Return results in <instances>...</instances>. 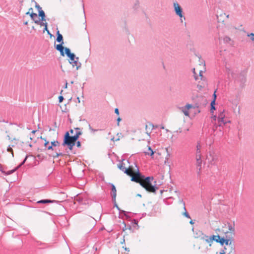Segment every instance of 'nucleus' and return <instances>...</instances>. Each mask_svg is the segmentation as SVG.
<instances>
[{"label":"nucleus","instance_id":"nucleus-1","mask_svg":"<svg viewBox=\"0 0 254 254\" xmlns=\"http://www.w3.org/2000/svg\"><path fill=\"white\" fill-rule=\"evenodd\" d=\"M134 165L135 167L136 168V173L134 176L132 177L131 181L139 183L146 191L155 194L158 187L156 184L153 185L151 183V181L154 179L153 177H145L139 172V168L136 164L134 163Z\"/></svg>","mask_w":254,"mask_h":254},{"label":"nucleus","instance_id":"nucleus-2","mask_svg":"<svg viewBox=\"0 0 254 254\" xmlns=\"http://www.w3.org/2000/svg\"><path fill=\"white\" fill-rule=\"evenodd\" d=\"M206 160L209 164L214 165L218 160V156L214 151L210 150L206 156Z\"/></svg>","mask_w":254,"mask_h":254},{"label":"nucleus","instance_id":"nucleus-3","mask_svg":"<svg viewBox=\"0 0 254 254\" xmlns=\"http://www.w3.org/2000/svg\"><path fill=\"white\" fill-rule=\"evenodd\" d=\"M77 140L75 138L73 135H70L68 131H66L64 136L63 145L65 146L67 144H75Z\"/></svg>","mask_w":254,"mask_h":254},{"label":"nucleus","instance_id":"nucleus-4","mask_svg":"<svg viewBox=\"0 0 254 254\" xmlns=\"http://www.w3.org/2000/svg\"><path fill=\"white\" fill-rule=\"evenodd\" d=\"M173 6L176 14L179 16L181 18L184 17V18L185 19V16L183 15V9L178 2H174Z\"/></svg>","mask_w":254,"mask_h":254},{"label":"nucleus","instance_id":"nucleus-5","mask_svg":"<svg viewBox=\"0 0 254 254\" xmlns=\"http://www.w3.org/2000/svg\"><path fill=\"white\" fill-rule=\"evenodd\" d=\"M246 80V72L245 71H242L240 73L237 79L238 82L240 83V86L241 87L243 88L244 87Z\"/></svg>","mask_w":254,"mask_h":254},{"label":"nucleus","instance_id":"nucleus-6","mask_svg":"<svg viewBox=\"0 0 254 254\" xmlns=\"http://www.w3.org/2000/svg\"><path fill=\"white\" fill-rule=\"evenodd\" d=\"M118 168L122 171L125 174L127 175H129L128 169H127L125 163L123 161L120 162L117 165Z\"/></svg>","mask_w":254,"mask_h":254},{"label":"nucleus","instance_id":"nucleus-7","mask_svg":"<svg viewBox=\"0 0 254 254\" xmlns=\"http://www.w3.org/2000/svg\"><path fill=\"white\" fill-rule=\"evenodd\" d=\"M35 23L38 25H40L41 26H44L45 28L44 29V32L45 31H46L47 33L51 37H52L53 36V35L50 32L49 30L48 29V28H47L48 24L47 23L40 22V20L35 21Z\"/></svg>","mask_w":254,"mask_h":254},{"label":"nucleus","instance_id":"nucleus-8","mask_svg":"<svg viewBox=\"0 0 254 254\" xmlns=\"http://www.w3.org/2000/svg\"><path fill=\"white\" fill-rule=\"evenodd\" d=\"M60 201L56 200L51 199H41L36 202V204H46V203H59Z\"/></svg>","mask_w":254,"mask_h":254},{"label":"nucleus","instance_id":"nucleus-9","mask_svg":"<svg viewBox=\"0 0 254 254\" xmlns=\"http://www.w3.org/2000/svg\"><path fill=\"white\" fill-rule=\"evenodd\" d=\"M111 195H112V201H115L116 197V195H117V190H116V187L113 184H111Z\"/></svg>","mask_w":254,"mask_h":254},{"label":"nucleus","instance_id":"nucleus-10","mask_svg":"<svg viewBox=\"0 0 254 254\" xmlns=\"http://www.w3.org/2000/svg\"><path fill=\"white\" fill-rule=\"evenodd\" d=\"M127 169H128L129 175H127L128 176L131 177L132 178V176H134L136 173V168L135 169L133 166L129 165Z\"/></svg>","mask_w":254,"mask_h":254},{"label":"nucleus","instance_id":"nucleus-11","mask_svg":"<svg viewBox=\"0 0 254 254\" xmlns=\"http://www.w3.org/2000/svg\"><path fill=\"white\" fill-rule=\"evenodd\" d=\"M79 60L78 57H76V59L72 62H69V64H72L73 67L76 66V69L78 70L81 66V63H78Z\"/></svg>","mask_w":254,"mask_h":254},{"label":"nucleus","instance_id":"nucleus-12","mask_svg":"<svg viewBox=\"0 0 254 254\" xmlns=\"http://www.w3.org/2000/svg\"><path fill=\"white\" fill-rule=\"evenodd\" d=\"M219 113L217 117V121L218 123H220V121H222L225 118V115L224 114V110L222 111L219 110Z\"/></svg>","mask_w":254,"mask_h":254},{"label":"nucleus","instance_id":"nucleus-13","mask_svg":"<svg viewBox=\"0 0 254 254\" xmlns=\"http://www.w3.org/2000/svg\"><path fill=\"white\" fill-rule=\"evenodd\" d=\"M226 15V13L224 12H221L220 14H217V18L218 22H224L225 21V16Z\"/></svg>","mask_w":254,"mask_h":254},{"label":"nucleus","instance_id":"nucleus-14","mask_svg":"<svg viewBox=\"0 0 254 254\" xmlns=\"http://www.w3.org/2000/svg\"><path fill=\"white\" fill-rule=\"evenodd\" d=\"M57 41L60 44H64L63 37L61 34H60L59 30L57 32Z\"/></svg>","mask_w":254,"mask_h":254},{"label":"nucleus","instance_id":"nucleus-15","mask_svg":"<svg viewBox=\"0 0 254 254\" xmlns=\"http://www.w3.org/2000/svg\"><path fill=\"white\" fill-rule=\"evenodd\" d=\"M201 145L200 143L198 142L196 145V150L195 153V158H199L201 157L200 153Z\"/></svg>","mask_w":254,"mask_h":254},{"label":"nucleus","instance_id":"nucleus-16","mask_svg":"<svg viewBox=\"0 0 254 254\" xmlns=\"http://www.w3.org/2000/svg\"><path fill=\"white\" fill-rule=\"evenodd\" d=\"M220 238V236L219 235H212L209 238V243H211L212 242V241H214L218 243V241H219ZM209 246H211V244H209Z\"/></svg>","mask_w":254,"mask_h":254},{"label":"nucleus","instance_id":"nucleus-17","mask_svg":"<svg viewBox=\"0 0 254 254\" xmlns=\"http://www.w3.org/2000/svg\"><path fill=\"white\" fill-rule=\"evenodd\" d=\"M227 225H228V230L230 231V232L231 233H232L233 234H234V233H235L234 222H233V223L232 224L230 223H228Z\"/></svg>","mask_w":254,"mask_h":254},{"label":"nucleus","instance_id":"nucleus-18","mask_svg":"<svg viewBox=\"0 0 254 254\" xmlns=\"http://www.w3.org/2000/svg\"><path fill=\"white\" fill-rule=\"evenodd\" d=\"M181 202L183 204L184 209L185 210V212L183 213V215L185 217H187L188 218L190 219V214H189V213L187 211V209H186V206H185V202L183 201V199H182L181 200Z\"/></svg>","mask_w":254,"mask_h":254},{"label":"nucleus","instance_id":"nucleus-19","mask_svg":"<svg viewBox=\"0 0 254 254\" xmlns=\"http://www.w3.org/2000/svg\"><path fill=\"white\" fill-rule=\"evenodd\" d=\"M196 158V166L197 167H199L198 175H199L200 171L201 170V163H202L201 157H199V158Z\"/></svg>","mask_w":254,"mask_h":254},{"label":"nucleus","instance_id":"nucleus-20","mask_svg":"<svg viewBox=\"0 0 254 254\" xmlns=\"http://www.w3.org/2000/svg\"><path fill=\"white\" fill-rule=\"evenodd\" d=\"M38 13H39V16L40 17H41L40 22H43V21H46V19H45L46 16H45L44 11L42 9H41V10H38Z\"/></svg>","mask_w":254,"mask_h":254},{"label":"nucleus","instance_id":"nucleus-21","mask_svg":"<svg viewBox=\"0 0 254 254\" xmlns=\"http://www.w3.org/2000/svg\"><path fill=\"white\" fill-rule=\"evenodd\" d=\"M200 234L201 235H199V237H200V239L201 240L205 241L207 243H209V237L208 236L203 234L202 233V232H200Z\"/></svg>","mask_w":254,"mask_h":254},{"label":"nucleus","instance_id":"nucleus-22","mask_svg":"<svg viewBox=\"0 0 254 254\" xmlns=\"http://www.w3.org/2000/svg\"><path fill=\"white\" fill-rule=\"evenodd\" d=\"M17 170V168H15L14 169H12L11 170L8 171L7 172L3 171V170H1V172L2 173L5 174V175H9L12 173H13L16 170Z\"/></svg>","mask_w":254,"mask_h":254},{"label":"nucleus","instance_id":"nucleus-23","mask_svg":"<svg viewBox=\"0 0 254 254\" xmlns=\"http://www.w3.org/2000/svg\"><path fill=\"white\" fill-rule=\"evenodd\" d=\"M230 120H229L228 119L224 118L222 121H220V123H218L219 124V127H221L223 125H225L227 123H230Z\"/></svg>","mask_w":254,"mask_h":254},{"label":"nucleus","instance_id":"nucleus-24","mask_svg":"<svg viewBox=\"0 0 254 254\" xmlns=\"http://www.w3.org/2000/svg\"><path fill=\"white\" fill-rule=\"evenodd\" d=\"M64 44H59L55 46L56 49L58 51H61L62 49H64L65 47L63 46Z\"/></svg>","mask_w":254,"mask_h":254},{"label":"nucleus","instance_id":"nucleus-25","mask_svg":"<svg viewBox=\"0 0 254 254\" xmlns=\"http://www.w3.org/2000/svg\"><path fill=\"white\" fill-rule=\"evenodd\" d=\"M64 54L66 55L67 57H69L72 53L70 51V50L67 47L64 48Z\"/></svg>","mask_w":254,"mask_h":254},{"label":"nucleus","instance_id":"nucleus-26","mask_svg":"<svg viewBox=\"0 0 254 254\" xmlns=\"http://www.w3.org/2000/svg\"><path fill=\"white\" fill-rule=\"evenodd\" d=\"M215 104H216V103H215L214 101H211V103H210V107H211L210 111L212 113L213 112L214 110H216V108H215Z\"/></svg>","mask_w":254,"mask_h":254},{"label":"nucleus","instance_id":"nucleus-27","mask_svg":"<svg viewBox=\"0 0 254 254\" xmlns=\"http://www.w3.org/2000/svg\"><path fill=\"white\" fill-rule=\"evenodd\" d=\"M225 239V238L224 237L221 238L220 236L219 241L217 240L218 243H219L220 244V245L222 246H223L224 245Z\"/></svg>","mask_w":254,"mask_h":254},{"label":"nucleus","instance_id":"nucleus-28","mask_svg":"<svg viewBox=\"0 0 254 254\" xmlns=\"http://www.w3.org/2000/svg\"><path fill=\"white\" fill-rule=\"evenodd\" d=\"M139 7V1L138 0H137L133 6V8L134 9V10H137L138 8Z\"/></svg>","mask_w":254,"mask_h":254},{"label":"nucleus","instance_id":"nucleus-29","mask_svg":"<svg viewBox=\"0 0 254 254\" xmlns=\"http://www.w3.org/2000/svg\"><path fill=\"white\" fill-rule=\"evenodd\" d=\"M69 59V62H72L76 59V56L74 53H72L69 57H67Z\"/></svg>","mask_w":254,"mask_h":254},{"label":"nucleus","instance_id":"nucleus-30","mask_svg":"<svg viewBox=\"0 0 254 254\" xmlns=\"http://www.w3.org/2000/svg\"><path fill=\"white\" fill-rule=\"evenodd\" d=\"M82 132L80 131H76V133L74 135H73V136L75 137V138L77 140L78 139L79 137V136L81 135Z\"/></svg>","mask_w":254,"mask_h":254},{"label":"nucleus","instance_id":"nucleus-31","mask_svg":"<svg viewBox=\"0 0 254 254\" xmlns=\"http://www.w3.org/2000/svg\"><path fill=\"white\" fill-rule=\"evenodd\" d=\"M30 17L32 20H33L34 21H36L35 18L37 17V14L35 13H34L33 12H31V13L30 14Z\"/></svg>","mask_w":254,"mask_h":254},{"label":"nucleus","instance_id":"nucleus-32","mask_svg":"<svg viewBox=\"0 0 254 254\" xmlns=\"http://www.w3.org/2000/svg\"><path fill=\"white\" fill-rule=\"evenodd\" d=\"M230 240V238H228L227 236L226 237V238L225 239V243L224 244L226 246L230 245L231 244V242H229Z\"/></svg>","mask_w":254,"mask_h":254},{"label":"nucleus","instance_id":"nucleus-33","mask_svg":"<svg viewBox=\"0 0 254 254\" xmlns=\"http://www.w3.org/2000/svg\"><path fill=\"white\" fill-rule=\"evenodd\" d=\"M182 111V112H183V113L184 114V115L185 116H189V112L188 111V110H187V109L185 108L184 107H183Z\"/></svg>","mask_w":254,"mask_h":254},{"label":"nucleus","instance_id":"nucleus-34","mask_svg":"<svg viewBox=\"0 0 254 254\" xmlns=\"http://www.w3.org/2000/svg\"><path fill=\"white\" fill-rule=\"evenodd\" d=\"M51 145H52L53 147L54 146H59L60 145V142L58 140L54 141L51 142Z\"/></svg>","mask_w":254,"mask_h":254},{"label":"nucleus","instance_id":"nucleus-35","mask_svg":"<svg viewBox=\"0 0 254 254\" xmlns=\"http://www.w3.org/2000/svg\"><path fill=\"white\" fill-rule=\"evenodd\" d=\"M216 91L217 90H216L213 94V95H212V97H213V99L211 101H214L215 103H216V98H217V95H216Z\"/></svg>","mask_w":254,"mask_h":254},{"label":"nucleus","instance_id":"nucleus-36","mask_svg":"<svg viewBox=\"0 0 254 254\" xmlns=\"http://www.w3.org/2000/svg\"><path fill=\"white\" fill-rule=\"evenodd\" d=\"M247 36L248 37H251V39L254 41V33H248Z\"/></svg>","mask_w":254,"mask_h":254},{"label":"nucleus","instance_id":"nucleus-37","mask_svg":"<svg viewBox=\"0 0 254 254\" xmlns=\"http://www.w3.org/2000/svg\"><path fill=\"white\" fill-rule=\"evenodd\" d=\"M75 144H65V146H67L68 148V149L70 150H71L73 148V147L75 145Z\"/></svg>","mask_w":254,"mask_h":254},{"label":"nucleus","instance_id":"nucleus-38","mask_svg":"<svg viewBox=\"0 0 254 254\" xmlns=\"http://www.w3.org/2000/svg\"><path fill=\"white\" fill-rule=\"evenodd\" d=\"M64 154L62 153H56L55 155L53 156L54 158H58L59 156H63Z\"/></svg>","mask_w":254,"mask_h":254},{"label":"nucleus","instance_id":"nucleus-39","mask_svg":"<svg viewBox=\"0 0 254 254\" xmlns=\"http://www.w3.org/2000/svg\"><path fill=\"white\" fill-rule=\"evenodd\" d=\"M192 107V105L191 104H187L184 108L187 109V110H189Z\"/></svg>","mask_w":254,"mask_h":254},{"label":"nucleus","instance_id":"nucleus-40","mask_svg":"<svg viewBox=\"0 0 254 254\" xmlns=\"http://www.w3.org/2000/svg\"><path fill=\"white\" fill-rule=\"evenodd\" d=\"M7 151L9 152H11L12 153V156H13V150L12 149V148L9 146L7 148Z\"/></svg>","mask_w":254,"mask_h":254},{"label":"nucleus","instance_id":"nucleus-41","mask_svg":"<svg viewBox=\"0 0 254 254\" xmlns=\"http://www.w3.org/2000/svg\"><path fill=\"white\" fill-rule=\"evenodd\" d=\"M193 73L194 74V78L195 79V80H197L198 79V76L196 75L195 72V68H193Z\"/></svg>","mask_w":254,"mask_h":254},{"label":"nucleus","instance_id":"nucleus-42","mask_svg":"<svg viewBox=\"0 0 254 254\" xmlns=\"http://www.w3.org/2000/svg\"><path fill=\"white\" fill-rule=\"evenodd\" d=\"M41 138L42 139V137H41ZM43 140H45L44 146L46 148L48 146V145L49 144V141H47L46 139L43 138Z\"/></svg>","mask_w":254,"mask_h":254},{"label":"nucleus","instance_id":"nucleus-43","mask_svg":"<svg viewBox=\"0 0 254 254\" xmlns=\"http://www.w3.org/2000/svg\"><path fill=\"white\" fill-rule=\"evenodd\" d=\"M89 129H90L92 132H95V131H97L99 130V129H94V128H93L91 127V126H90V124H89Z\"/></svg>","mask_w":254,"mask_h":254},{"label":"nucleus","instance_id":"nucleus-44","mask_svg":"<svg viewBox=\"0 0 254 254\" xmlns=\"http://www.w3.org/2000/svg\"><path fill=\"white\" fill-rule=\"evenodd\" d=\"M35 7L38 9V10L42 9V8L36 2H35Z\"/></svg>","mask_w":254,"mask_h":254},{"label":"nucleus","instance_id":"nucleus-45","mask_svg":"<svg viewBox=\"0 0 254 254\" xmlns=\"http://www.w3.org/2000/svg\"><path fill=\"white\" fill-rule=\"evenodd\" d=\"M64 97L63 96H60L59 97V103H62L63 100H64Z\"/></svg>","mask_w":254,"mask_h":254},{"label":"nucleus","instance_id":"nucleus-46","mask_svg":"<svg viewBox=\"0 0 254 254\" xmlns=\"http://www.w3.org/2000/svg\"><path fill=\"white\" fill-rule=\"evenodd\" d=\"M124 226L123 227V231H125L126 230H127V225L124 222H123Z\"/></svg>","mask_w":254,"mask_h":254},{"label":"nucleus","instance_id":"nucleus-47","mask_svg":"<svg viewBox=\"0 0 254 254\" xmlns=\"http://www.w3.org/2000/svg\"><path fill=\"white\" fill-rule=\"evenodd\" d=\"M31 12H33V8H30L29 9V10L28 11H27L26 13V15H30V14L31 13Z\"/></svg>","mask_w":254,"mask_h":254},{"label":"nucleus","instance_id":"nucleus-48","mask_svg":"<svg viewBox=\"0 0 254 254\" xmlns=\"http://www.w3.org/2000/svg\"><path fill=\"white\" fill-rule=\"evenodd\" d=\"M76 200L78 201L79 202L81 203L83 200V198L79 196H77V198H76Z\"/></svg>","mask_w":254,"mask_h":254},{"label":"nucleus","instance_id":"nucleus-49","mask_svg":"<svg viewBox=\"0 0 254 254\" xmlns=\"http://www.w3.org/2000/svg\"><path fill=\"white\" fill-rule=\"evenodd\" d=\"M146 154H147L148 155H150V156H152L154 154V151L153 150H151L150 153H145Z\"/></svg>","mask_w":254,"mask_h":254},{"label":"nucleus","instance_id":"nucleus-50","mask_svg":"<svg viewBox=\"0 0 254 254\" xmlns=\"http://www.w3.org/2000/svg\"><path fill=\"white\" fill-rule=\"evenodd\" d=\"M47 150H53V147L52 145L51 144L50 145H48L46 148Z\"/></svg>","mask_w":254,"mask_h":254},{"label":"nucleus","instance_id":"nucleus-51","mask_svg":"<svg viewBox=\"0 0 254 254\" xmlns=\"http://www.w3.org/2000/svg\"><path fill=\"white\" fill-rule=\"evenodd\" d=\"M113 202L114 203V206H115L120 211L121 209H120V207L118 206V205H117L116 201H113Z\"/></svg>","mask_w":254,"mask_h":254},{"label":"nucleus","instance_id":"nucleus-52","mask_svg":"<svg viewBox=\"0 0 254 254\" xmlns=\"http://www.w3.org/2000/svg\"><path fill=\"white\" fill-rule=\"evenodd\" d=\"M75 144L77 147H80L81 146V142L79 141H76Z\"/></svg>","mask_w":254,"mask_h":254},{"label":"nucleus","instance_id":"nucleus-53","mask_svg":"<svg viewBox=\"0 0 254 254\" xmlns=\"http://www.w3.org/2000/svg\"><path fill=\"white\" fill-rule=\"evenodd\" d=\"M120 212V213L123 214L124 215L127 216V211L121 210V211Z\"/></svg>","mask_w":254,"mask_h":254},{"label":"nucleus","instance_id":"nucleus-54","mask_svg":"<svg viewBox=\"0 0 254 254\" xmlns=\"http://www.w3.org/2000/svg\"><path fill=\"white\" fill-rule=\"evenodd\" d=\"M64 49H62L61 51H60L61 55L62 56H64Z\"/></svg>","mask_w":254,"mask_h":254},{"label":"nucleus","instance_id":"nucleus-55","mask_svg":"<svg viewBox=\"0 0 254 254\" xmlns=\"http://www.w3.org/2000/svg\"><path fill=\"white\" fill-rule=\"evenodd\" d=\"M25 163L24 162H22L20 163V164L16 167V168H17V169H18L19 168H20L21 166H22L23 165H24Z\"/></svg>","mask_w":254,"mask_h":254},{"label":"nucleus","instance_id":"nucleus-56","mask_svg":"<svg viewBox=\"0 0 254 254\" xmlns=\"http://www.w3.org/2000/svg\"><path fill=\"white\" fill-rule=\"evenodd\" d=\"M199 76L200 77V79H202V77H203L202 70H200L199 73Z\"/></svg>","mask_w":254,"mask_h":254},{"label":"nucleus","instance_id":"nucleus-57","mask_svg":"<svg viewBox=\"0 0 254 254\" xmlns=\"http://www.w3.org/2000/svg\"><path fill=\"white\" fill-rule=\"evenodd\" d=\"M115 113L119 115V109L118 108H116L115 110Z\"/></svg>","mask_w":254,"mask_h":254},{"label":"nucleus","instance_id":"nucleus-58","mask_svg":"<svg viewBox=\"0 0 254 254\" xmlns=\"http://www.w3.org/2000/svg\"><path fill=\"white\" fill-rule=\"evenodd\" d=\"M133 223L134 225H137L138 221L137 220H136V219H133Z\"/></svg>","mask_w":254,"mask_h":254},{"label":"nucleus","instance_id":"nucleus-59","mask_svg":"<svg viewBox=\"0 0 254 254\" xmlns=\"http://www.w3.org/2000/svg\"><path fill=\"white\" fill-rule=\"evenodd\" d=\"M121 121V118H120V117H119V118L117 119V122H118L117 125H118V126H119V123H120V122Z\"/></svg>","mask_w":254,"mask_h":254},{"label":"nucleus","instance_id":"nucleus-60","mask_svg":"<svg viewBox=\"0 0 254 254\" xmlns=\"http://www.w3.org/2000/svg\"><path fill=\"white\" fill-rule=\"evenodd\" d=\"M121 243L122 244H125V236H124L123 239L122 241H121Z\"/></svg>","mask_w":254,"mask_h":254},{"label":"nucleus","instance_id":"nucleus-61","mask_svg":"<svg viewBox=\"0 0 254 254\" xmlns=\"http://www.w3.org/2000/svg\"><path fill=\"white\" fill-rule=\"evenodd\" d=\"M226 254V253L224 251V250H221L219 254Z\"/></svg>","mask_w":254,"mask_h":254},{"label":"nucleus","instance_id":"nucleus-62","mask_svg":"<svg viewBox=\"0 0 254 254\" xmlns=\"http://www.w3.org/2000/svg\"><path fill=\"white\" fill-rule=\"evenodd\" d=\"M212 118V119H213L214 120H215V121H216V119L217 120V116H216V115H214V116H213Z\"/></svg>","mask_w":254,"mask_h":254},{"label":"nucleus","instance_id":"nucleus-63","mask_svg":"<svg viewBox=\"0 0 254 254\" xmlns=\"http://www.w3.org/2000/svg\"><path fill=\"white\" fill-rule=\"evenodd\" d=\"M127 229L131 230V226L130 225L127 226Z\"/></svg>","mask_w":254,"mask_h":254},{"label":"nucleus","instance_id":"nucleus-64","mask_svg":"<svg viewBox=\"0 0 254 254\" xmlns=\"http://www.w3.org/2000/svg\"><path fill=\"white\" fill-rule=\"evenodd\" d=\"M68 132L69 133L70 132L71 134H72L74 132V130L72 129H70Z\"/></svg>","mask_w":254,"mask_h":254}]
</instances>
